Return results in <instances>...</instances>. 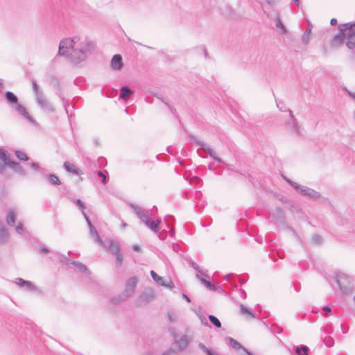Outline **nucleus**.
I'll list each match as a JSON object with an SVG mask.
<instances>
[{
    "mask_svg": "<svg viewBox=\"0 0 355 355\" xmlns=\"http://www.w3.org/2000/svg\"><path fill=\"white\" fill-rule=\"evenodd\" d=\"M338 33L330 41L333 48H339L345 43L349 49H355V22L340 24L338 26Z\"/></svg>",
    "mask_w": 355,
    "mask_h": 355,
    "instance_id": "1",
    "label": "nucleus"
},
{
    "mask_svg": "<svg viewBox=\"0 0 355 355\" xmlns=\"http://www.w3.org/2000/svg\"><path fill=\"white\" fill-rule=\"evenodd\" d=\"M96 49V43L89 39H85L80 42V49L76 51L75 53L78 54V57L73 58V60L76 62H81L85 59V55L92 54Z\"/></svg>",
    "mask_w": 355,
    "mask_h": 355,
    "instance_id": "2",
    "label": "nucleus"
},
{
    "mask_svg": "<svg viewBox=\"0 0 355 355\" xmlns=\"http://www.w3.org/2000/svg\"><path fill=\"white\" fill-rule=\"evenodd\" d=\"M3 165L10 166L20 175H26V172L21 166L17 162L8 159L6 157V152L0 148V171H1L3 168Z\"/></svg>",
    "mask_w": 355,
    "mask_h": 355,
    "instance_id": "3",
    "label": "nucleus"
},
{
    "mask_svg": "<svg viewBox=\"0 0 355 355\" xmlns=\"http://www.w3.org/2000/svg\"><path fill=\"white\" fill-rule=\"evenodd\" d=\"M336 282L343 293L349 294L353 291V280L349 276L340 273L337 275Z\"/></svg>",
    "mask_w": 355,
    "mask_h": 355,
    "instance_id": "4",
    "label": "nucleus"
},
{
    "mask_svg": "<svg viewBox=\"0 0 355 355\" xmlns=\"http://www.w3.org/2000/svg\"><path fill=\"white\" fill-rule=\"evenodd\" d=\"M138 279L133 277L128 279L125 284V289L124 291V293H123L122 296L121 297L120 300H117L114 298L113 302L114 303H119L121 301H124L128 297H130L135 291L136 286L137 284Z\"/></svg>",
    "mask_w": 355,
    "mask_h": 355,
    "instance_id": "5",
    "label": "nucleus"
},
{
    "mask_svg": "<svg viewBox=\"0 0 355 355\" xmlns=\"http://www.w3.org/2000/svg\"><path fill=\"white\" fill-rule=\"evenodd\" d=\"M80 40V37H73V38H66L60 41L59 44L58 54L65 55L69 51L74 48V44Z\"/></svg>",
    "mask_w": 355,
    "mask_h": 355,
    "instance_id": "6",
    "label": "nucleus"
},
{
    "mask_svg": "<svg viewBox=\"0 0 355 355\" xmlns=\"http://www.w3.org/2000/svg\"><path fill=\"white\" fill-rule=\"evenodd\" d=\"M289 182L291 186L302 196H307L311 199H318L320 197L319 192L311 188L300 185L294 182L289 181Z\"/></svg>",
    "mask_w": 355,
    "mask_h": 355,
    "instance_id": "7",
    "label": "nucleus"
},
{
    "mask_svg": "<svg viewBox=\"0 0 355 355\" xmlns=\"http://www.w3.org/2000/svg\"><path fill=\"white\" fill-rule=\"evenodd\" d=\"M13 283L15 285H17L19 288L24 289L26 291L37 292L38 291V288L33 282L25 280L22 278H15L13 280Z\"/></svg>",
    "mask_w": 355,
    "mask_h": 355,
    "instance_id": "8",
    "label": "nucleus"
},
{
    "mask_svg": "<svg viewBox=\"0 0 355 355\" xmlns=\"http://www.w3.org/2000/svg\"><path fill=\"white\" fill-rule=\"evenodd\" d=\"M13 108L15 110L17 113L20 115L23 119H24L27 122L31 123L33 125H35L36 122L34 119L30 115L26 107L22 104L18 103L16 104Z\"/></svg>",
    "mask_w": 355,
    "mask_h": 355,
    "instance_id": "9",
    "label": "nucleus"
},
{
    "mask_svg": "<svg viewBox=\"0 0 355 355\" xmlns=\"http://www.w3.org/2000/svg\"><path fill=\"white\" fill-rule=\"evenodd\" d=\"M286 128L293 134L300 135L301 133V127L291 112H289L286 122Z\"/></svg>",
    "mask_w": 355,
    "mask_h": 355,
    "instance_id": "10",
    "label": "nucleus"
},
{
    "mask_svg": "<svg viewBox=\"0 0 355 355\" xmlns=\"http://www.w3.org/2000/svg\"><path fill=\"white\" fill-rule=\"evenodd\" d=\"M84 218L85 219L87 225H88V227L89 228V230H90V234L91 236L95 239V241L101 246L102 247H105L106 245L105 243H103V241L101 239V237L98 236V232H97V230H96V228L93 226V225L92 224L90 220L89 219V218L87 217V214H84Z\"/></svg>",
    "mask_w": 355,
    "mask_h": 355,
    "instance_id": "11",
    "label": "nucleus"
},
{
    "mask_svg": "<svg viewBox=\"0 0 355 355\" xmlns=\"http://www.w3.org/2000/svg\"><path fill=\"white\" fill-rule=\"evenodd\" d=\"M150 275L153 280L156 282L159 285L173 288V282L170 279H164L162 277L159 276L155 271L151 270L150 271Z\"/></svg>",
    "mask_w": 355,
    "mask_h": 355,
    "instance_id": "12",
    "label": "nucleus"
},
{
    "mask_svg": "<svg viewBox=\"0 0 355 355\" xmlns=\"http://www.w3.org/2000/svg\"><path fill=\"white\" fill-rule=\"evenodd\" d=\"M19 214V209L16 207H10L6 214V221L8 225L13 226L15 223V218Z\"/></svg>",
    "mask_w": 355,
    "mask_h": 355,
    "instance_id": "13",
    "label": "nucleus"
},
{
    "mask_svg": "<svg viewBox=\"0 0 355 355\" xmlns=\"http://www.w3.org/2000/svg\"><path fill=\"white\" fill-rule=\"evenodd\" d=\"M60 262L64 264H66V265H69V263H71L74 266V267L76 270H78V271H80L81 272L87 273L88 272L87 268L83 263L78 262V261H71L69 259L67 258L66 257H64V256L61 257Z\"/></svg>",
    "mask_w": 355,
    "mask_h": 355,
    "instance_id": "14",
    "label": "nucleus"
},
{
    "mask_svg": "<svg viewBox=\"0 0 355 355\" xmlns=\"http://www.w3.org/2000/svg\"><path fill=\"white\" fill-rule=\"evenodd\" d=\"M37 102L41 105L45 110L46 111H53V108L51 103L46 99V98L42 95L41 92L37 90Z\"/></svg>",
    "mask_w": 355,
    "mask_h": 355,
    "instance_id": "15",
    "label": "nucleus"
},
{
    "mask_svg": "<svg viewBox=\"0 0 355 355\" xmlns=\"http://www.w3.org/2000/svg\"><path fill=\"white\" fill-rule=\"evenodd\" d=\"M132 209L135 210L137 216L141 219V220L144 223H148L150 220L148 211L144 209H141L137 205H132Z\"/></svg>",
    "mask_w": 355,
    "mask_h": 355,
    "instance_id": "16",
    "label": "nucleus"
},
{
    "mask_svg": "<svg viewBox=\"0 0 355 355\" xmlns=\"http://www.w3.org/2000/svg\"><path fill=\"white\" fill-rule=\"evenodd\" d=\"M229 345L235 350H242L244 354L241 355H253L247 349L243 347L240 343L232 338H227Z\"/></svg>",
    "mask_w": 355,
    "mask_h": 355,
    "instance_id": "17",
    "label": "nucleus"
},
{
    "mask_svg": "<svg viewBox=\"0 0 355 355\" xmlns=\"http://www.w3.org/2000/svg\"><path fill=\"white\" fill-rule=\"evenodd\" d=\"M123 66V59L121 55H114L111 60L110 67L113 70L119 71L122 69Z\"/></svg>",
    "mask_w": 355,
    "mask_h": 355,
    "instance_id": "18",
    "label": "nucleus"
},
{
    "mask_svg": "<svg viewBox=\"0 0 355 355\" xmlns=\"http://www.w3.org/2000/svg\"><path fill=\"white\" fill-rule=\"evenodd\" d=\"M103 243H105L106 245V246L103 248H108L114 255L121 252L119 245L114 242L112 239H107L103 241Z\"/></svg>",
    "mask_w": 355,
    "mask_h": 355,
    "instance_id": "19",
    "label": "nucleus"
},
{
    "mask_svg": "<svg viewBox=\"0 0 355 355\" xmlns=\"http://www.w3.org/2000/svg\"><path fill=\"white\" fill-rule=\"evenodd\" d=\"M63 166L68 173L73 175H81L83 174V172L76 165L69 162H64Z\"/></svg>",
    "mask_w": 355,
    "mask_h": 355,
    "instance_id": "20",
    "label": "nucleus"
},
{
    "mask_svg": "<svg viewBox=\"0 0 355 355\" xmlns=\"http://www.w3.org/2000/svg\"><path fill=\"white\" fill-rule=\"evenodd\" d=\"M198 144L204 149V150L213 159L216 161L222 163L223 161L218 156L216 153L211 149L209 146L205 145L202 141H198Z\"/></svg>",
    "mask_w": 355,
    "mask_h": 355,
    "instance_id": "21",
    "label": "nucleus"
},
{
    "mask_svg": "<svg viewBox=\"0 0 355 355\" xmlns=\"http://www.w3.org/2000/svg\"><path fill=\"white\" fill-rule=\"evenodd\" d=\"M9 237V233L4 226V225L0 221V243H5Z\"/></svg>",
    "mask_w": 355,
    "mask_h": 355,
    "instance_id": "22",
    "label": "nucleus"
},
{
    "mask_svg": "<svg viewBox=\"0 0 355 355\" xmlns=\"http://www.w3.org/2000/svg\"><path fill=\"white\" fill-rule=\"evenodd\" d=\"M6 98L7 101L12 105V107H15L16 104L19 103L17 96L11 92H7L6 93Z\"/></svg>",
    "mask_w": 355,
    "mask_h": 355,
    "instance_id": "23",
    "label": "nucleus"
},
{
    "mask_svg": "<svg viewBox=\"0 0 355 355\" xmlns=\"http://www.w3.org/2000/svg\"><path fill=\"white\" fill-rule=\"evenodd\" d=\"M175 342H176V344L179 347V349H183L187 346L189 341H188L187 337L186 336H184L182 338H180L179 340H176Z\"/></svg>",
    "mask_w": 355,
    "mask_h": 355,
    "instance_id": "24",
    "label": "nucleus"
},
{
    "mask_svg": "<svg viewBox=\"0 0 355 355\" xmlns=\"http://www.w3.org/2000/svg\"><path fill=\"white\" fill-rule=\"evenodd\" d=\"M46 178L52 184H55V185L61 184V182H60L59 178L54 174L49 175L46 176Z\"/></svg>",
    "mask_w": 355,
    "mask_h": 355,
    "instance_id": "25",
    "label": "nucleus"
},
{
    "mask_svg": "<svg viewBox=\"0 0 355 355\" xmlns=\"http://www.w3.org/2000/svg\"><path fill=\"white\" fill-rule=\"evenodd\" d=\"M47 81L49 83V86L51 87H59L60 83L58 78L53 76H49L47 77Z\"/></svg>",
    "mask_w": 355,
    "mask_h": 355,
    "instance_id": "26",
    "label": "nucleus"
},
{
    "mask_svg": "<svg viewBox=\"0 0 355 355\" xmlns=\"http://www.w3.org/2000/svg\"><path fill=\"white\" fill-rule=\"evenodd\" d=\"M160 224V220H157L156 221H150L149 220L148 223H146L145 225L149 227L152 231L154 232H157V227Z\"/></svg>",
    "mask_w": 355,
    "mask_h": 355,
    "instance_id": "27",
    "label": "nucleus"
},
{
    "mask_svg": "<svg viewBox=\"0 0 355 355\" xmlns=\"http://www.w3.org/2000/svg\"><path fill=\"white\" fill-rule=\"evenodd\" d=\"M197 277L200 279V281L209 290L215 291L216 286L212 284L211 282L207 281L206 279L200 277L199 274H197Z\"/></svg>",
    "mask_w": 355,
    "mask_h": 355,
    "instance_id": "28",
    "label": "nucleus"
},
{
    "mask_svg": "<svg viewBox=\"0 0 355 355\" xmlns=\"http://www.w3.org/2000/svg\"><path fill=\"white\" fill-rule=\"evenodd\" d=\"M132 94V90H121L119 98L123 101H127Z\"/></svg>",
    "mask_w": 355,
    "mask_h": 355,
    "instance_id": "29",
    "label": "nucleus"
},
{
    "mask_svg": "<svg viewBox=\"0 0 355 355\" xmlns=\"http://www.w3.org/2000/svg\"><path fill=\"white\" fill-rule=\"evenodd\" d=\"M275 22H276V27L277 28L281 29V33L282 34L286 33L287 30H286V27L284 26V25L282 24V22L279 17H277V18L275 19Z\"/></svg>",
    "mask_w": 355,
    "mask_h": 355,
    "instance_id": "30",
    "label": "nucleus"
},
{
    "mask_svg": "<svg viewBox=\"0 0 355 355\" xmlns=\"http://www.w3.org/2000/svg\"><path fill=\"white\" fill-rule=\"evenodd\" d=\"M79 49H73L70 53H69L68 54L67 53V55H65L66 56L68 57V58L71 60V62L74 63V64H78L80 63V62H76L73 60V58H76L78 57V55L77 53H75L76 51H78Z\"/></svg>",
    "mask_w": 355,
    "mask_h": 355,
    "instance_id": "31",
    "label": "nucleus"
},
{
    "mask_svg": "<svg viewBox=\"0 0 355 355\" xmlns=\"http://www.w3.org/2000/svg\"><path fill=\"white\" fill-rule=\"evenodd\" d=\"M116 257L115 265L117 268H120L122 266L123 261V255L122 252L114 255Z\"/></svg>",
    "mask_w": 355,
    "mask_h": 355,
    "instance_id": "32",
    "label": "nucleus"
},
{
    "mask_svg": "<svg viewBox=\"0 0 355 355\" xmlns=\"http://www.w3.org/2000/svg\"><path fill=\"white\" fill-rule=\"evenodd\" d=\"M209 320L216 328L221 327V322L216 316L210 315H209Z\"/></svg>",
    "mask_w": 355,
    "mask_h": 355,
    "instance_id": "33",
    "label": "nucleus"
},
{
    "mask_svg": "<svg viewBox=\"0 0 355 355\" xmlns=\"http://www.w3.org/2000/svg\"><path fill=\"white\" fill-rule=\"evenodd\" d=\"M308 347L305 345H302L300 347H297L295 350L297 355H307Z\"/></svg>",
    "mask_w": 355,
    "mask_h": 355,
    "instance_id": "34",
    "label": "nucleus"
},
{
    "mask_svg": "<svg viewBox=\"0 0 355 355\" xmlns=\"http://www.w3.org/2000/svg\"><path fill=\"white\" fill-rule=\"evenodd\" d=\"M15 155L19 159L22 161H27L28 159V157H27L26 153L21 150H16Z\"/></svg>",
    "mask_w": 355,
    "mask_h": 355,
    "instance_id": "35",
    "label": "nucleus"
},
{
    "mask_svg": "<svg viewBox=\"0 0 355 355\" xmlns=\"http://www.w3.org/2000/svg\"><path fill=\"white\" fill-rule=\"evenodd\" d=\"M241 311L243 315H249L251 318H254V315L252 314L250 309H249L247 306L243 304L241 305Z\"/></svg>",
    "mask_w": 355,
    "mask_h": 355,
    "instance_id": "36",
    "label": "nucleus"
},
{
    "mask_svg": "<svg viewBox=\"0 0 355 355\" xmlns=\"http://www.w3.org/2000/svg\"><path fill=\"white\" fill-rule=\"evenodd\" d=\"M198 347L207 355H216L213 351L208 349L203 343H200Z\"/></svg>",
    "mask_w": 355,
    "mask_h": 355,
    "instance_id": "37",
    "label": "nucleus"
},
{
    "mask_svg": "<svg viewBox=\"0 0 355 355\" xmlns=\"http://www.w3.org/2000/svg\"><path fill=\"white\" fill-rule=\"evenodd\" d=\"M309 41H310V34L307 33L306 32L304 31V33L302 35V42L303 44H304V45L308 44Z\"/></svg>",
    "mask_w": 355,
    "mask_h": 355,
    "instance_id": "38",
    "label": "nucleus"
},
{
    "mask_svg": "<svg viewBox=\"0 0 355 355\" xmlns=\"http://www.w3.org/2000/svg\"><path fill=\"white\" fill-rule=\"evenodd\" d=\"M76 204L77 206L79 207L80 209L81 210L82 214L84 216V214H85V209L86 208L85 204L80 199H77L76 200Z\"/></svg>",
    "mask_w": 355,
    "mask_h": 355,
    "instance_id": "39",
    "label": "nucleus"
},
{
    "mask_svg": "<svg viewBox=\"0 0 355 355\" xmlns=\"http://www.w3.org/2000/svg\"><path fill=\"white\" fill-rule=\"evenodd\" d=\"M15 231L19 234H22L24 233V227H23V224L21 223H19L16 227H15Z\"/></svg>",
    "mask_w": 355,
    "mask_h": 355,
    "instance_id": "40",
    "label": "nucleus"
},
{
    "mask_svg": "<svg viewBox=\"0 0 355 355\" xmlns=\"http://www.w3.org/2000/svg\"><path fill=\"white\" fill-rule=\"evenodd\" d=\"M198 318L203 325L209 326L208 322L207 321V318L204 315L198 314Z\"/></svg>",
    "mask_w": 355,
    "mask_h": 355,
    "instance_id": "41",
    "label": "nucleus"
},
{
    "mask_svg": "<svg viewBox=\"0 0 355 355\" xmlns=\"http://www.w3.org/2000/svg\"><path fill=\"white\" fill-rule=\"evenodd\" d=\"M200 48L202 49V51H203V53H204V55H205V58L206 59H209V53L207 51V47L205 46V45H201L200 46Z\"/></svg>",
    "mask_w": 355,
    "mask_h": 355,
    "instance_id": "42",
    "label": "nucleus"
},
{
    "mask_svg": "<svg viewBox=\"0 0 355 355\" xmlns=\"http://www.w3.org/2000/svg\"><path fill=\"white\" fill-rule=\"evenodd\" d=\"M193 268L198 272V273H200L203 275H205V272H202V270L200 269V268L199 267V266L195 263H193Z\"/></svg>",
    "mask_w": 355,
    "mask_h": 355,
    "instance_id": "43",
    "label": "nucleus"
},
{
    "mask_svg": "<svg viewBox=\"0 0 355 355\" xmlns=\"http://www.w3.org/2000/svg\"><path fill=\"white\" fill-rule=\"evenodd\" d=\"M98 175L101 177V179L102 180V182L105 184H106V180H107V178H106V176L104 175V173L102 172V171H98Z\"/></svg>",
    "mask_w": 355,
    "mask_h": 355,
    "instance_id": "44",
    "label": "nucleus"
},
{
    "mask_svg": "<svg viewBox=\"0 0 355 355\" xmlns=\"http://www.w3.org/2000/svg\"><path fill=\"white\" fill-rule=\"evenodd\" d=\"M163 355H178L174 349H169L167 352H164Z\"/></svg>",
    "mask_w": 355,
    "mask_h": 355,
    "instance_id": "45",
    "label": "nucleus"
},
{
    "mask_svg": "<svg viewBox=\"0 0 355 355\" xmlns=\"http://www.w3.org/2000/svg\"><path fill=\"white\" fill-rule=\"evenodd\" d=\"M30 167L34 170H37L40 168L38 164L35 163V162L30 164Z\"/></svg>",
    "mask_w": 355,
    "mask_h": 355,
    "instance_id": "46",
    "label": "nucleus"
},
{
    "mask_svg": "<svg viewBox=\"0 0 355 355\" xmlns=\"http://www.w3.org/2000/svg\"><path fill=\"white\" fill-rule=\"evenodd\" d=\"M200 182V179L198 178V177H193L191 180V184H197Z\"/></svg>",
    "mask_w": 355,
    "mask_h": 355,
    "instance_id": "47",
    "label": "nucleus"
},
{
    "mask_svg": "<svg viewBox=\"0 0 355 355\" xmlns=\"http://www.w3.org/2000/svg\"><path fill=\"white\" fill-rule=\"evenodd\" d=\"M132 249L135 250V251H137V252H140L141 250V247L139 245H132Z\"/></svg>",
    "mask_w": 355,
    "mask_h": 355,
    "instance_id": "48",
    "label": "nucleus"
},
{
    "mask_svg": "<svg viewBox=\"0 0 355 355\" xmlns=\"http://www.w3.org/2000/svg\"><path fill=\"white\" fill-rule=\"evenodd\" d=\"M40 250L43 253H49L50 252L49 250L45 247H41Z\"/></svg>",
    "mask_w": 355,
    "mask_h": 355,
    "instance_id": "49",
    "label": "nucleus"
},
{
    "mask_svg": "<svg viewBox=\"0 0 355 355\" xmlns=\"http://www.w3.org/2000/svg\"><path fill=\"white\" fill-rule=\"evenodd\" d=\"M276 211L280 218L284 217V213L281 209H277Z\"/></svg>",
    "mask_w": 355,
    "mask_h": 355,
    "instance_id": "50",
    "label": "nucleus"
},
{
    "mask_svg": "<svg viewBox=\"0 0 355 355\" xmlns=\"http://www.w3.org/2000/svg\"><path fill=\"white\" fill-rule=\"evenodd\" d=\"M322 309L325 312L326 314H327L328 313H330L331 311V308L329 306H324V307H323Z\"/></svg>",
    "mask_w": 355,
    "mask_h": 355,
    "instance_id": "51",
    "label": "nucleus"
},
{
    "mask_svg": "<svg viewBox=\"0 0 355 355\" xmlns=\"http://www.w3.org/2000/svg\"><path fill=\"white\" fill-rule=\"evenodd\" d=\"M336 24H337V19H335V18H332V19H331V21H330V24H331V26H334V25H336Z\"/></svg>",
    "mask_w": 355,
    "mask_h": 355,
    "instance_id": "52",
    "label": "nucleus"
},
{
    "mask_svg": "<svg viewBox=\"0 0 355 355\" xmlns=\"http://www.w3.org/2000/svg\"><path fill=\"white\" fill-rule=\"evenodd\" d=\"M311 29H312V26H311V24H309V27H308V28H307V29L305 31V32H306L307 33L311 34Z\"/></svg>",
    "mask_w": 355,
    "mask_h": 355,
    "instance_id": "53",
    "label": "nucleus"
},
{
    "mask_svg": "<svg viewBox=\"0 0 355 355\" xmlns=\"http://www.w3.org/2000/svg\"><path fill=\"white\" fill-rule=\"evenodd\" d=\"M33 89H38L37 85L35 80H32Z\"/></svg>",
    "mask_w": 355,
    "mask_h": 355,
    "instance_id": "54",
    "label": "nucleus"
},
{
    "mask_svg": "<svg viewBox=\"0 0 355 355\" xmlns=\"http://www.w3.org/2000/svg\"><path fill=\"white\" fill-rule=\"evenodd\" d=\"M126 226H127V224H126L125 222H122V223H121V227L122 229L125 228V227H126Z\"/></svg>",
    "mask_w": 355,
    "mask_h": 355,
    "instance_id": "55",
    "label": "nucleus"
},
{
    "mask_svg": "<svg viewBox=\"0 0 355 355\" xmlns=\"http://www.w3.org/2000/svg\"><path fill=\"white\" fill-rule=\"evenodd\" d=\"M182 297H183V298H184V299H185L187 302H190V299H189V298L188 297V296H187V295H186L185 294H183V295H182Z\"/></svg>",
    "mask_w": 355,
    "mask_h": 355,
    "instance_id": "56",
    "label": "nucleus"
},
{
    "mask_svg": "<svg viewBox=\"0 0 355 355\" xmlns=\"http://www.w3.org/2000/svg\"><path fill=\"white\" fill-rule=\"evenodd\" d=\"M349 96H351L352 98H354L355 99V92H349Z\"/></svg>",
    "mask_w": 355,
    "mask_h": 355,
    "instance_id": "57",
    "label": "nucleus"
},
{
    "mask_svg": "<svg viewBox=\"0 0 355 355\" xmlns=\"http://www.w3.org/2000/svg\"><path fill=\"white\" fill-rule=\"evenodd\" d=\"M0 87H3V80L0 78Z\"/></svg>",
    "mask_w": 355,
    "mask_h": 355,
    "instance_id": "58",
    "label": "nucleus"
},
{
    "mask_svg": "<svg viewBox=\"0 0 355 355\" xmlns=\"http://www.w3.org/2000/svg\"><path fill=\"white\" fill-rule=\"evenodd\" d=\"M313 239L315 240V242H318L320 239V236H315L313 237Z\"/></svg>",
    "mask_w": 355,
    "mask_h": 355,
    "instance_id": "59",
    "label": "nucleus"
},
{
    "mask_svg": "<svg viewBox=\"0 0 355 355\" xmlns=\"http://www.w3.org/2000/svg\"><path fill=\"white\" fill-rule=\"evenodd\" d=\"M120 89H130V87L128 85H123Z\"/></svg>",
    "mask_w": 355,
    "mask_h": 355,
    "instance_id": "60",
    "label": "nucleus"
},
{
    "mask_svg": "<svg viewBox=\"0 0 355 355\" xmlns=\"http://www.w3.org/2000/svg\"><path fill=\"white\" fill-rule=\"evenodd\" d=\"M293 1L295 3V4H296L297 6H300V0H293Z\"/></svg>",
    "mask_w": 355,
    "mask_h": 355,
    "instance_id": "61",
    "label": "nucleus"
},
{
    "mask_svg": "<svg viewBox=\"0 0 355 355\" xmlns=\"http://www.w3.org/2000/svg\"><path fill=\"white\" fill-rule=\"evenodd\" d=\"M107 97H112V94H106Z\"/></svg>",
    "mask_w": 355,
    "mask_h": 355,
    "instance_id": "62",
    "label": "nucleus"
},
{
    "mask_svg": "<svg viewBox=\"0 0 355 355\" xmlns=\"http://www.w3.org/2000/svg\"><path fill=\"white\" fill-rule=\"evenodd\" d=\"M153 94L156 96H157V93H153Z\"/></svg>",
    "mask_w": 355,
    "mask_h": 355,
    "instance_id": "63",
    "label": "nucleus"
},
{
    "mask_svg": "<svg viewBox=\"0 0 355 355\" xmlns=\"http://www.w3.org/2000/svg\"><path fill=\"white\" fill-rule=\"evenodd\" d=\"M354 303H355V296L354 297Z\"/></svg>",
    "mask_w": 355,
    "mask_h": 355,
    "instance_id": "64",
    "label": "nucleus"
}]
</instances>
